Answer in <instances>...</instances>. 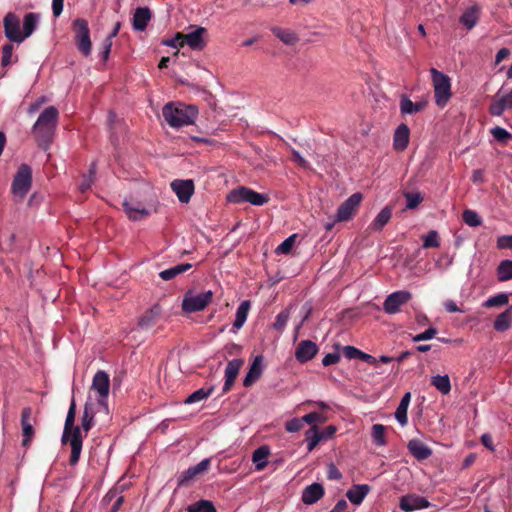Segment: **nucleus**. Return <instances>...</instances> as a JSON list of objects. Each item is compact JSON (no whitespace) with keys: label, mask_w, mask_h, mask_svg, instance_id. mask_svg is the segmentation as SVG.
I'll return each instance as SVG.
<instances>
[{"label":"nucleus","mask_w":512,"mask_h":512,"mask_svg":"<svg viewBox=\"0 0 512 512\" xmlns=\"http://www.w3.org/2000/svg\"><path fill=\"white\" fill-rule=\"evenodd\" d=\"M75 416H76V403L75 399L72 398L65 423L64 429L61 437V443L63 445L69 444L71 447V455L69 459V464L75 466L80 459L82 446H83V436L81 433V428L79 426H75Z\"/></svg>","instance_id":"f257e3e1"},{"label":"nucleus","mask_w":512,"mask_h":512,"mask_svg":"<svg viewBox=\"0 0 512 512\" xmlns=\"http://www.w3.org/2000/svg\"><path fill=\"white\" fill-rule=\"evenodd\" d=\"M59 112L56 107L45 108L34 123V140L43 150H47L54 138Z\"/></svg>","instance_id":"f03ea898"},{"label":"nucleus","mask_w":512,"mask_h":512,"mask_svg":"<svg viewBox=\"0 0 512 512\" xmlns=\"http://www.w3.org/2000/svg\"><path fill=\"white\" fill-rule=\"evenodd\" d=\"M162 115L169 126L179 128L194 123L198 108L194 105L170 102L164 105Z\"/></svg>","instance_id":"7ed1b4c3"},{"label":"nucleus","mask_w":512,"mask_h":512,"mask_svg":"<svg viewBox=\"0 0 512 512\" xmlns=\"http://www.w3.org/2000/svg\"><path fill=\"white\" fill-rule=\"evenodd\" d=\"M5 36L12 42L20 43L32 34V12L24 17L21 28L20 19L14 13H8L4 17Z\"/></svg>","instance_id":"20e7f679"},{"label":"nucleus","mask_w":512,"mask_h":512,"mask_svg":"<svg viewBox=\"0 0 512 512\" xmlns=\"http://www.w3.org/2000/svg\"><path fill=\"white\" fill-rule=\"evenodd\" d=\"M32 185V169L28 164H21L11 183V194L15 202H22Z\"/></svg>","instance_id":"39448f33"},{"label":"nucleus","mask_w":512,"mask_h":512,"mask_svg":"<svg viewBox=\"0 0 512 512\" xmlns=\"http://www.w3.org/2000/svg\"><path fill=\"white\" fill-rule=\"evenodd\" d=\"M430 73L434 87L435 103L439 107H444L452 96L451 80L448 75L435 68H431Z\"/></svg>","instance_id":"423d86ee"},{"label":"nucleus","mask_w":512,"mask_h":512,"mask_svg":"<svg viewBox=\"0 0 512 512\" xmlns=\"http://www.w3.org/2000/svg\"><path fill=\"white\" fill-rule=\"evenodd\" d=\"M213 292L211 290L196 292L188 290L182 300V310L185 313H195L203 311L213 300Z\"/></svg>","instance_id":"0eeeda50"},{"label":"nucleus","mask_w":512,"mask_h":512,"mask_svg":"<svg viewBox=\"0 0 512 512\" xmlns=\"http://www.w3.org/2000/svg\"><path fill=\"white\" fill-rule=\"evenodd\" d=\"M227 200L230 203L240 204L248 202L255 206H262L269 202V196L266 194L258 193L248 187H239L232 190L227 195Z\"/></svg>","instance_id":"6e6552de"},{"label":"nucleus","mask_w":512,"mask_h":512,"mask_svg":"<svg viewBox=\"0 0 512 512\" xmlns=\"http://www.w3.org/2000/svg\"><path fill=\"white\" fill-rule=\"evenodd\" d=\"M74 32L75 44L78 50L84 55L89 56L91 53V40L88 22L83 18H77L72 24Z\"/></svg>","instance_id":"1a4fd4ad"},{"label":"nucleus","mask_w":512,"mask_h":512,"mask_svg":"<svg viewBox=\"0 0 512 512\" xmlns=\"http://www.w3.org/2000/svg\"><path fill=\"white\" fill-rule=\"evenodd\" d=\"M412 294L406 290H399L388 295L383 303V309L387 314H396L400 307L410 301Z\"/></svg>","instance_id":"9d476101"},{"label":"nucleus","mask_w":512,"mask_h":512,"mask_svg":"<svg viewBox=\"0 0 512 512\" xmlns=\"http://www.w3.org/2000/svg\"><path fill=\"white\" fill-rule=\"evenodd\" d=\"M361 201L362 195L360 193L352 194L339 206L336 214V221L343 222L351 219V217L356 213Z\"/></svg>","instance_id":"9b49d317"},{"label":"nucleus","mask_w":512,"mask_h":512,"mask_svg":"<svg viewBox=\"0 0 512 512\" xmlns=\"http://www.w3.org/2000/svg\"><path fill=\"white\" fill-rule=\"evenodd\" d=\"M210 464V459L206 458L200 461L197 465L189 467L183 471L178 477V486H187L190 482L207 472Z\"/></svg>","instance_id":"f8f14e48"},{"label":"nucleus","mask_w":512,"mask_h":512,"mask_svg":"<svg viewBox=\"0 0 512 512\" xmlns=\"http://www.w3.org/2000/svg\"><path fill=\"white\" fill-rule=\"evenodd\" d=\"M91 388L99 394L98 403L105 406L110 388L109 375L102 370L97 371L93 377Z\"/></svg>","instance_id":"ddd939ff"},{"label":"nucleus","mask_w":512,"mask_h":512,"mask_svg":"<svg viewBox=\"0 0 512 512\" xmlns=\"http://www.w3.org/2000/svg\"><path fill=\"white\" fill-rule=\"evenodd\" d=\"M170 187L182 203L190 201L195 189L194 182L191 179H175L171 182Z\"/></svg>","instance_id":"4468645a"},{"label":"nucleus","mask_w":512,"mask_h":512,"mask_svg":"<svg viewBox=\"0 0 512 512\" xmlns=\"http://www.w3.org/2000/svg\"><path fill=\"white\" fill-rule=\"evenodd\" d=\"M430 505V502L425 497L416 494L404 495L400 498L399 502V507L405 512L428 508Z\"/></svg>","instance_id":"2eb2a0df"},{"label":"nucleus","mask_w":512,"mask_h":512,"mask_svg":"<svg viewBox=\"0 0 512 512\" xmlns=\"http://www.w3.org/2000/svg\"><path fill=\"white\" fill-rule=\"evenodd\" d=\"M318 352V346L311 340H302L295 349V358L300 363L313 359Z\"/></svg>","instance_id":"dca6fc26"},{"label":"nucleus","mask_w":512,"mask_h":512,"mask_svg":"<svg viewBox=\"0 0 512 512\" xmlns=\"http://www.w3.org/2000/svg\"><path fill=\"white\" fill-rule=\"evenodd\" d=\"M243 363L244 361L242 359H233L227 363L225 368V383L222 388L223 394L231 390Z\"/></svg>","instance_id":"f3484780"},{"label":"nucleus","mask_w":512,"mask_h":512,"mask_svg":"<svg viewBox=\"0 0 512 512\" xmlns=\"http://www.w3.org/2000/svg\"><path fill=\"white\" fill-rule=\"evenodd\" d=\"M206 32V29L203 27H198L194 31L183 34V46L186 44L193 50H201L205 46L203 40V34Z\"/></svg>","instance_id":"a211bd4d"},{"label":"nucleus","mask_w":512,"mask_h":512,"mask_svg":"<svg viewBox=\"0 0 512 512\" xmlns=\"http://www.w3.org/2000/svg\"><path fill=\"white\" fill-rule=\"evenodd\" d=\"M409 138H410V129L409 127L402 123L400 124L393 136V147L397 151H404L408 144H409Z\"/></svg>","instance_id":"6ab92c4d"},{"label":"nucleus","mask_w":512,"mask_h":512,"mask_svg":"<svg viewBox=\"0 0 512 512\" xmlns=\"http://www.w3.org/2000/svg\"><path fill=\"white\" fill-rule=\"evenodd\" d=\"M407 448L411 455L419 461L426 460L432 455L431 448L418 439L410 440Z\"/></svg>","instance_id":"aec40b11"},{"label":"nucleus","mask_w":512,"mask_h":512,"mask_svg":"<svg viewBox=\"0 0 512 512\" xmlns=\"http://www.w3.org/2000/svg\"><path fill=\"white\" fill-rule=\"evenodd\" d=\"M262 361L263 357L261 355H258L254 358L249 371L243 380V385L245 387H250L261 377L263 372Z\"/></svg>","instance_id":"412c9836"},{"label":"nucleus","mask_w":512,"mask_h":512,"mask_svg":"<svg viewBox=\"0 0 512 512\" xmlns=\"http://www.w3.org/2000/svg\"><path fill=\"white\" fill-rule=\"evenodd\" d=\"M324 495V488L320 483L307 486L302 492V501L307 505L316 503Z\"/></svg>","instance_id":"4be33fe9"},{"label":"nucleus","mask_w":512,"mask_h":512,"mask_svg":"<svg viewBox=\"0 0 512 512\" xmlns=\"http://www.w3.org/2000/svg\"><path fill=\"white\" fill-rule=\"evenodd\" d=\"M481 9L478 4H474L467 8L460 16L459 21L468 30L476 26L479 21Z\"/></svg>","instance_id":"5701e85b"},{"label":"nucleus","mask_w":512,"mask_h":512,"mask_svg":"<svg viewBox=\"0 0 512 512\" xmlns=\"http://www.w3.org/2000/svg\"><path fill=\"white\" fill-rule=\"evenodd\" d=\"M151 11L148 7H138L133 15L132 25L137 31H144L151 19Z\"/></svg>","instance_id":"b1692460"},{"label":"nucleus","mask_w":512,"mask_h":512,"mask_svg":"<svg viewBox=\"0 0 512 512\" xmlns=\"http://www.w3.org/2000/svg\"><path fill=\"white\" fill-rule=\"evenodd\" d=\"M161 313V309L158 305L153 306L149 310H147L139 319L138 327L142 330H148L152 328L157 319L159 318Z\"/></svg>","instance_id":"393cba45"},{"label":"nucleus","mask_w":512,"mask_h":512,"mask_svg":"<svg viewBox=\"0 0 512 512\" xmlns=\"http://www.w3.org/2000/svg\"><path fill=\"white\" fill-rule=\"evenodd\" d=\"M370 491V486L367 484L353 485L346 493L349 501L355 505H360L364 498Z\"/></svg>","instance_id":"a878e982"},{"label":"nucleus","mask_w":512,"mask_h":512,"mask_svg":"<svg viewBox=\"0 0 512 512\" xmlns=\"http://www.w3.org/2000/svg\"><path fill=\"white\" fill-rule=\"evenodd\" d=\"M427 101L412 102L408 96L402 95L400 99V111L402 114H414L423 111Z\"/></svg>","instance_id":"bb28decb"},{"label":"nucleus","mask_w":512,"mask_h":512,"mask_svg":"<svg viewBox=\"0 0 512 512\" xmlns=\"http://www.w3.org/2000/svg\"><path fill=\"white\" fill-rule=\"evenodd\" d=\"M270 455V448L267 445H262L254 450L252 454V461L255 464L257 471H262L267 465V458Z\"/></svg>","instance_id":"cd10ccee"},{"label":"nucleus","mask_w":512,"mask_h":512,"mask_svg":"<svg viewBox=\"0 0 512 512\" xmlns=\"http://www.w3.org/2000/svg\"><path fill=\"white\" fill-rule=\"evenodd\" d=\"M392 217V208L385 206L375 217L369 228L374 231H381L383 227L390 221Z\"/></svg>","instance_id":"c85d7f7f"},{"label":"nucleus","mask_w":512,"mask_h":512,"mask_svg":"<svg viewBox=\"0 0 512 512\" xmlns=\"http://www.w3.org/2000/svg\"><path fill=\"white\" fill-rule=\"evenodd\" d=\"M411 400V393L407 392L403 395L397 409L395 412V418L402 425H406L408 423L407 410Z\"/></svg>","instance_id":"c756f323"},{"label":"nucleus","mask_w":512,"mask_h":512,"mask_svg":"<svg viewBox=\"0 0 512 512\" xmlns=\"http://www.w3.org/2000/svg\"><path fill=\"white\" fill-rule=\"evenodd\" d=\"M512 324V306L499 314L494 321V329L498 332L508 330Z\"/></svg>","instance_id":"7c9ffc66"},{"label":"nucleus","mask_w":512,"mask_h":512,"mask_svg":"<svg viewBox=\"0 0 512 512\" xmlns=\"http://www.w3.org/2000/svg\"><path fill=\"white\" fill-rule=\"evenodd\" d=\"M123 208L129 219L133 221H139L149 214L147 209L140 208L138 205L135 206L128 201L123 202Z\"/></svg>","instance_id":"2f4dec72"},{"label":"nucleus","mask_w":512,"mask_h":512,"mask_svg":"<svg viewBox=\"0 0 512 512\" xmlns=\"http://www.w3.org/2000/svg\"><path fill=\"white\" fill-rule=\"evenodd\" d=\"M272 33L279 38L284 44L293 45L298 41V36L290 29H283L281 27H273Z\"/></svg>","instance_id":"473e14b6"},{"label":"nucleus","mask_w":512,"mask_h":512,"mask_svg":"<svg viewBox=\"0 0 512 512\" xmlns=\"http://www.w3.org/2000/svg\"><path fill=\"white\" fill-rule=\"evenodd\" d=\"M249 309H250V301H247V300L243 301L237 308L236 318L233 323V329L235 332H236V330H239L240 328H242V326L244 325V323L247 319V316H248Z\"/></svg>","instance_id":"72a5a7b5"},{"label":"nucleus","mask_w":512,"mask_h":512,"mask_svg":"<svg viewBox=\"0 0 512 512\" xmlns=\"http://www.w3.org/2000/svg\"><path fill=\"white\" fill-rule=\"evenodd\" d=\"M21 424L23 429V446H27L32 436V424L30 423V408L23 409Z\"/></svg>","instance_id":"f704fd0d"},{"label":"nucleus","mask_w":512,"mask_h":512,"mask_svg":"<svg viewBox=\"0 0 512 512\" xmlns=\"http://www.w3.org/2000/svg\"><path fill=\"white\" fill-rule=\"evenodd\" d=\"M191 267H192V265L190 263L179 264V265H176L169 269L161 271L159 273V276L161 279H163L165 281H169V280H172L173 278H175L176 276H178L179 274L186 272Z\"/></svg>","instance_id":"c9c22d12"},{"label":"nucleus","mask_w":512,"mask_h":512,"mask_svg":"<svg viewBox=\"0 0 512 512\" xmlns=\"http://www.w3.org/2000/svg\"><path fill=\"white\" fill-rule=\"evenodd\" d=\"M431 384L442 394L447 395L451 391V383L448 375H436L431 378Z\"/></svg>","instance_id":"e433bc0d"},{"label":"nucleus","mask_w":512,"mask_h":512,"mask_svg":"<svg viewBox=\"0 0 512 512\" xmlns=\"http://www.w3.org/2000/svg\"><path fill=\"white\" fill-rule=\"evenodd\" d=\"M187 512H217L212 501L201 499L186 507Z\"/></svg>","instance_id":"4c0bfd02"},{"label":"nucleus","mask_w":512,"mask_h":512,"mask_svg":"<svg viewBox=\"0 0 512 512\" xmlns=\"http://www.w3.org/2000/svg\"><path fill=\"white\" fill-rule=\"evenodd\" d=\"M214 391V386H210L208 388H200L196 391H194L192 394H190L186 400L184 401L185 404H192L200 402L206 398H208Z\"/></svg>","instance_id":"58836bf2"},{"label":"nucleus","mask_w":512,"mask_h":512,"mask_svg":"<svg viewBox=\"0 0 512 512\" xmlns=\"http://www.w3.org/2000/svg\"><path fill=\"white\" fill-rule=\"evenodd\" d=\"M497 277L501 282L512 279V260H503L497 267Z\"/></svg>","instance_id":"ea45409f"},{"label":"nucleus","mask_w":512,"mask_h":512,"mask_svg":"<svg viewBox=\"0 0 512 512\" xmlns=\"http://www.w3.org/2000/svg\"><path fill=\"white\" fill-rule=\"evenodd\" d=\"M94 424L95 422L93 409L88 404H86L81 418V428L85 433H88Z\"/></svg>","instance_id":"a19ab883"},{"label":"nucleus","mask_w":512,"mask_h":512,"mask_svg":"<svg viewBox=\"0 0 512 512\" xmlns=\"http://www.w3.org/2000/svg\"><path fill=\"white\" fill-rule=\"evenodd\" d=\"M307 449L309 452L314 450L318 443L322 440V435L319 434V430L316 426H312L307 432Z\"/></svg>","instance_id":"79ce46f5"},{"label":"nucleus","mask_w":512,"mask_h":512,"mask_svg":"<svg viewBox=\"0 0 512 512\" xmlns=\"http://www.w3.org/2000/svg\"><path fill=\"white\" fill-rule=\"evenodd\" d=\"M95 173H96V163L93 162L90 165L89 173L87 175L83 176V180L81 181V183L79 185V189H80L81 192L84 193V192H86L87 190L90 189L91 185L94 182Z\"/></svg>","instance_id":"37998d69"},{"label":"nucleus","mask_w":512,"mask_h":512,"mask_svg":"<svg viewBox=\"0 0 512 512\" xmlns=\"http://www.w3.org/2000/svg\"><path fill=\"white\" fill-rule=\"evenodd\" d=\"M385 426L382 424H374L372 426V437L376 445L382 446L386 444Z\"/></svg>","instance_id":"c03bdc74"},{"label":"nucleus","mask_w":512,"mask_h":512,"mask_svg":"<svg viewBox=\"0 0 512 512\" xmlns=\"http://www.w3.org/2000/svg\"><path fill=\"white\" fill-rule=\"evenodd\" d=\"M509 301L508 295L505 293H500L495 296H492L488 298L484 303L483 307L485 308H491V307H497L507 304Z\"/></svg>","instance_id":"a18cd8bd"},{"label":"nucleus","mask_w":512,"mask_h":512,"mask_svg":"<svg viewBox=\"0 0 512 512\" xmlns=\"http://www.w3.org/2000/svg\"><path fill=\"white\" fill-rule=\"evenodd\" d=\"M462 217L463 221L470 227H477L482 223L478 213L470 209L464 210Z\"/></svg>","instance_id":"49530a36"},{"label":"nucleus","mask_w":512,"mask_h":512,"mask_svg":"<svg viewBox=\"0 0 512 512\" xmlns=\"http://www.w3.org/2000/svg\"><path fill=\"white\" fill-rule=\"evenodd\" d=\"M423 248H438L440 246L439 235L436 230H431L423 237Z\"/></svg>","instance_id":"de8ad7c7"},{"label":"nucleus","mask_w":512,"mask_h":512,"mask_svg":"<svg viewBox=\"0 0 512 512\" xmlns=\"http://www.w3.org/2000/svg\"><path fill=\"white\" fill-rule=\"evenodd\" d=\"M492 136L500 143H507L510 139H512V134L509 133L506 129L496 126L490 130Z\"/></svg>","instance_id":"09e8293b"},{"label":"nucleus","mask_w":512,"mask_h":512,"mask_svg":"<svg viewBox=\"0 0 512 512\" xmlns=\"http://www.w3.org/2000/svg\"><path fill=\"white\" fill-rule=\"evenodd\" d=\"M297 234H292L286 238L276 249L277 253L289 254L295 244Z\"/></svg>","instance_id":"8fccbe9b"},{"label":"nucleus","mask_w":512,"mask_h":512,"mask_svg":"<svg viewBox=\"0 0 512 512\" xmlns=\"http://www.w3.org/2000/svg\"><path fill=\"white\" fill-rule=\"evenodd\" d=\"M289 317H290V313H289V310L288 309H285L283 311H281L277 316H276V319H275V322L273 324V327L277 330V331H283V329L285 328V326L287 325V322L289 320Z\"/></svg>","instance_id":"3c124183"},{"label":"nucleus","mask_w":512,"mask_h":512,"mask_svg":"<svg viewBox=\"0 0 512 512\" xmlns=\"http://www.w3.org/2000/svg\"><path fill=\"white\" fill-rule=\"evenodd\" d=\"M405 198H406V208L407 209H415L422 201H423V197L421 196L420 193H406L405 194Z\"/></svg>","instance_id":"603ef678"},{"label":"nucleus","mask_w":512,"mask_h":512,"mask_svg":"<svg viewBox=\"0 0 512 512\" xmlns=\"http://www.w3.org/2000/svg\"><path fill=\"white\" fill-rule=\"evenodd\" d=\"M303 420H304L305 423L313 425L315 423L322 424V423L327 421V418H326V416H324L321 413L311 412L309 414L304 415L303 416Z\"/></svg>","instance_id":"864d4df0"},{"label":"nucleus","mask_w":512,"mask_h":512,"mask_svg":"<svg viewBox=\"0 0 512 512\" xmlns=\"http://www.w3.org/2000/svg\"><path fill=\"white\" fill-rule=\"evenodd\" d=\"M304 420L302 418H293L286 422L285 428L288 432L294 433L301 430L304 426Z\"/></svg>","instance_id":"5fc2aeb1"},{"label":"nucleus","mask_w":512,"mask_h":512,"mask_svg":"<svg viewBox=\"0 0 512 512\" xmlns=\"http://www.w3.org/2000/svg\"><path fill=\"white\" fill-rule=\"evenodd\" d=\"M437 332L438 331H437V329L435 327H430L426 331H424V332L414 336L413 337V341L414 342H420V341L430 340V339L435 337Z\"/></svg>","instance_id":"6e6d98bb"},{"label":"nucleus","mask_w":512,"mask_h":512,"mask_svg":"<svg viewBox=\"0 0 512 512\" xmlns=\"http://www.w3.org/2000/svg\"><path fill=\"white\" fill-rule=\"evenodd\" d=\"M162 44L172 48L183 47L182 33L178 32L172 39L163 40Z\"/></svg>","instance_id":"4d7b16f0"},{"label":"nucleus","mask_w":512,"mask_h":512,"mask_svg":"<svg viewBox=\"0 0 512 512\" xmlns=\"http://www.w3.org/2000/svg\"><path fill=\"white\" fill-rule=\"evenodd\" d=\"M290 152H291V155H292V160H293V161H294V162H295L299 167H302V168H304V169H308V168H310V165H309L308 161H307L306 159H304V158L301 156V154H300L297 150H295V149L291 148V149H290Z\"/></svg>","instance_id":"13d9d810"},{"label":"nucleus","mask_w":512,"mask_h":512,"mask_svg":"<svg viewBox=\"0 0 512 512\" xmlns=\"http://www.w3.org/2000/svg\"><path fill=\"white\" fill-rule=\"evenodd\" d=\"M361 350L354 346H344L343 354L347 359H359L361 355Z\"/></svg>","instance_id":"bf43d9fd"},{"label":"nucleus","mask_w":512,"mask_h":512,"mask_svg":"<svg viewBox=\"0 0 512 512\" xmlns=\"http://www.w3.org/2000/svg\"><path fill=\"white\" fill-rule=\"evenodd\" d=\"M327 477L330 480H340L342 478V473L332 462L327 466Z\"/></svg>","instance_id":"052dcab7"},{"label":"nucleus","mask_w":512,"mask_h":512,"mask_svg":"<svg viewBox=\"0 0 512 512\" xmlns=\"http://www.w3.org/2000/svg\"><path fill=\"white\" fill-rule=\"evenodd\" d=\"M499 249H512V235H503L497 239Z\"/></svg>","instance_id":"680f3d73"},{"label":"nucleus","mask_w":512,"mask_h":512,"mask_svg":"<svg viewBox=\"0 0 512 512\" xmlns=\"http://www.w3.org/2000/svg\"><path fill=\"white\" fill-rule=\"evenodd\" d=\"M12 46L11 45H4L3 46V49H2V65L3 66H7L10 64L11 62V57H12Z\"/></svg>","instance_id":"e2e57ef3"},{"label":"nucleus","mask_w":512,"mask_h":512,"mask_svg":"<svg viewBox=\"0 0 512 512\" xmlns=\"http://www.w3.org/2000/svg\"><path fill=\"white\" fill-rule=\"evenodd\" d=\"M340 361V355L338 353H328L323 359L322 364L324 366H330Z\"/></svg>","instance_id":"0e129e2a"},{"label":"nucleus","mask_w":512,"mask_h":512,"mask_svg":"<svg viewBox=\"0 0 512 512\" xmlns=\"http://www.w3.org/2000/svg\"><path fill=\"white\" fill-rule=\"evenodd\" d=\"M111 47H112V41L108 40V39H105L104 42H103L102 51L100 53L101 59L104 62L107 61L108 58H109V55H110V52H111Z\"/></svg>","instance_id":"69168bd1"},{"label":"nucleus","mask_w":512,"mask_h":512,"mask_svg":"<svg viewBox=\"0 0 512 512\" xmlns=\"http://www.w3.org/2000/svg\"><path fill=\"white\" fill-rule=\"evenodd\" d=\"M505 109L506 108L503 106V104L498 100L490 106L489 110L492 115L500 116L505 111Z\"/></svg>","instance_id":"338daca9"},{"label":"nucleus","mask_w":512,"mask_h":512,"mask_svg":"<svg viewBox=\"0 0 512 512\" xmlns=\"http://www.w3.org/2000/svg\"><path fill=\"white\" fill-rule=\"evenodd\" d=\"M336 427L334 425H329L323 429V431H319V434L322 435L323 439L332 438L336 433Z\"/></svg>","instance_id":"774afa93"}]
</instances>
